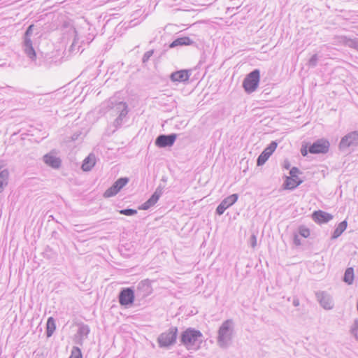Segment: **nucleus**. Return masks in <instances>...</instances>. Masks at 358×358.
<instances>
[{"label":"nucleus","instance_id":"obj_30","mask_svg":"<svg viewBox=\"0 0 358 358\" xmlns=\"http://www.w3.org/2000/svg\"><path fill=\"white\" fill-rule=\"evenodd\" d=\"M34 28V24H31L28 26V27L26 29L24 35H23V41H31V36L33 34V31Z\"/></svg>","mask_w":358,"mask_h":358},{"label":"nucleus","instance_id":"obj_20","mask_svg":"<svg viewBox=\"0 0 358 358\" xmlns=\"http://www.w3.org/2000/svg\"><path fill=\"white\" fill-rule=\"evenodd\" d=\"M303 180L299 178V176H285L284 182L282 184L283 189L288 190H294L299 187Z\"/></svg>","mask_w":358,"mask_h":358},{"label":"nucleus","instance_id":"obj_12","mask_svg":"<svg viewBox=\"0 0 358 358\" xmlns=\"http://www.w3.org/2000/svg\"><path fill=\"white\" fill-rule=\"evenodd\" d=\"M129 180L127 177H121L115 180L113 184L103 193L105 198H110L117 194L120 190L127 185Z\"/></svg>","mask_w":358,"mask_h":358},{"label":"nucleus","instance_id":"obj_5","mask_svg":"<svg viewBox=\"0 0 358 358\" xmlns=\"http://www.w3.org/2000/svg\"><path fill=\"white\" fill-rule=\"evenodd\" d=\"M260 82V70L255 69L248 73L242 83V87L245 93L250 94L255 92Z\"/></svg>","mask_w":358,"mask_h":358},{"label":"nucleus","instance_id":"obj_27","mask_svg":"<svg viewBox=\"0 0 358 358\" xmlns=\"http://www.w3.org/2000/svg\"><path fill=\"white\" fill-rule=\"evenodd\" d=\"M270 157L266 151L263 150L257 159V165L258 166L264 165Z\"/></svg>","mask_w":358,"mask_h":358},{"label":"nucleus","instance_id":"obj_28","mask_svg":"<svg viewBox=\"0 0 358 358\" xmlns=\"http://www.w3.org/2000/svg\"><path fill=\"white\" fill-rule=\"evenodd\" d=\"M42 255L43 256L44 258L47 259H52L55 257L56 256V254L55 252L53 251V250L48 245H47L43 252H42Z\"/></svg>","mask_w":358,"mask_h":358},{"label":"nucleus","instance_id":"obj_14","mask_svg":"<svg viewBox=\"0 0 358 358\" xmlns=\"http://www.w3.org/2000/svg\"><path fill=\"white\" fill-rule=\"evenodd\" d=\"M90 332V327L84 323L78 324V329L74 338L76 344L83 346L84 341L87 338Z\"/></svg>","mask_w":358,"mask_h":358},{"label":"nucleus","instance_id":"obj_8","mask_svg":"<svg viewBox=\"0 0 358 358\" xmlns=\"http://www.w3.org/2000/svg\"><path fill=\"white\" fill-rule=\"evenodd\" d=\"M151 282L149 279H145L140 281L136 287H134L135 295L137 299V306L143 304L145 302V298L152 293L153 289Z\"/></svg>","mask_w":358,"mask_h":358},{"label":"nucleus","instance_id":"obj_45","mask_svg":"<svg viewBox=\"0 0 358 358\" xmlns=\"http://www.w3.org/2000/svg\"><path fill=\"white\" fill-rule=\"evenodd\" d=\"M282 167L283 169H289L290 170V167H291V164H290V162L288 159H285L284 162H283V164H282Z\"/></svg>","mask_w":358,"mask_h":358},{"label":"nucleus","instance_id":"obj_39","mask_svg":"<svg viewBox=\"0 0 358 358\" xmlns=\"http://www.w3.org/2000/svg\"><path fill=\"white\" fill-rule=\"evenodd\" d=\"M153 54H154V50H150L144 53L143 58H142V63L143 65L146 64V63L149 61V59L153 55Z\"/></svg>","mask_w":358,"mask_h":358},{"label":"nucleus","instance_id":"obj_26","mask_svg":"<svg viewBox=\"0 0 358 358\" xmlns=\"http://www.w3.org/2000/svg\"><path fill=\"white\" fill-rule=\"evenodd\" d=\"M354 269L352 267L347 268L345 271L343 280L348 285H352L354 280Z\"/></svg>","mask_w":358,"mask_h":358},{"label":"nucleus","instance_id":"obj_34","mask_svg":"<svg viewBox=\"0 0 358 358\" xmlns=\"http://www.w3.org/2000/svg\"><path fill=\"white\" fill-rule=\"evenodd\" d=\"M120 214L126 216H134L137 214V210L133 208H124L119 210Z\"/></svg>","mask_w":358,"mask_h":358},{"label":"nucleus","instance_id":"obj_19","mask_svg":"<svg viewBox=\"0 0 358 358\" xmlns=\"http://www.w3.org/2000/svg\"><path fill=\"white\" fill-rule=\"evenodd\" d=\"M43 159L44 163L52 169H58L62 166L61 159L55 156L52 152L45 154Z\"/></svg>","mask_w":358,"mask_h":358},{"label":"nucleus","instance_id":"obj_40","mask_svg":"<svg viewBox=\"0 0 358 358\" xmlns=\"http://www.w3.org/2000/svg\"><path fill=\"white\" fill-rule=\"evenodd\" d=\"M299 174H302V172L298 167L293 166L289 170L290 176L295 177L298 176Z\"/></svg>","mask_w":358,"mask_h":358},{"label":"nucleus","instance_id":"obj_49","mask_svg":"<svg viewBox=\"0 0 358 358\" xmlns=\"http://www.w3.org/2000/svg\"><path fill=\"white\" fill-rule=\"evenodd\" d=\"M166 177H162V180H161V182H164V184H165L166 182Z\"/></svg>","mask_w":358,"mask_h":358},{"label":"nucleus","instance_id":"obj_15","mask_svg":"<svg viewBox=\"0 0 358 358\" xmlns=\"http://www.w3.org/2000/svg\"><path fill=\"white\" fill-rule=\"evenodd\" d=\"M194 45L197 46L196 42L187 36H179L176 37L171 43H169V48L173 49L177 47L182 46H189Z\"/></svg>","mask_w":358,"mask_h":358},{"label":"nucleus","instance_id":"obj_31","mask_svg":"<svg viewBox=\"0 0 358 358\" xmlns=\"http://www.w3.org/2000/svg\"><path fill=\"white\" fill-rule=\"evenodd\" d=\"M278 146V143L276 141H272L264 149V150L266 151V152L269 155V156H271L272 154L275 150L276 148Z\"/></svg>","mask_w":358,"mask_h":358},{"label":"nucleus","instance_id":"obj_9","mask_svg":"<svg viewBox=\"0 0 358 358\" xmlns=\"http://www.w3.org/2000/svg\"><path fill=\"white\" fill-rule=\"evenodd\" d=\"M110 107L113 110V112L118 115L113 122V126L115 127V129H117L122 125L123 120L124 118H126L128 114V105L126 102L124 101L115 102L114 103L112 101H110Z\"/></svg>","mask_w":358,"mask_h":358},{"label":"nucleus","instance_id":"obj_46","mask_svg":"<svg viewBox=\"0 0 358 358\" xmlns=\"http://www.w3.org/2000/svg\"><path fill=\"white\" fill-rule=\"evenodd\" d=\"M81 135V132L80 131H77V132H75L72 136H71V141H76V140L78 139V138L80 137V136Z\"/></svg>","mask_w":358,"mask_h":358},{"label":"nucleus","instance_id":"obj_21","mask_svg":"<svg viewBox=\"0 0 358 358\" xmlns=\"http://www.w3.org/2000/svg\"><path fill=\"white\" fill-rule=\"evenodd\" d=\"M96 164V156L94 153H90L85 158L83 162L81 169L83 171H90Z\"/></svg>","mask_w":358,"mask_h":358},{"label":"nucleus","instance_id":"obj_2","mask_svg":"<svg viewBox=\"0 0 358 358\" xmlns=\"http://www.w3.org/2000/svg\"><path fill=\"white\" fill-rule=\"evenodd\" d=\"M330 148L329 141L324 138H319L311 142L303 141L301 144L300 152L303 157H308V154L324 155L327 154Z\"/></svg>","mask_w":358,"mask_h":358},{"label":"nucleus","instance_id":"obj_17","mask_svg":"<svg viewBox=\"0 0 358 358\" xmlns=\"http://www.w3.org/2000/svg\"><path fill=\"white\" fill-rule=\"evenodd\" d=\"M334 216L322 210H315L312 213V219L317 224H326L333 219Z\"/></svg>","mask_w":358,"mask_h":358},{"label":"nucleus","instance_id":"obj_10","mask_svg":"<svg viewBox=\"0 0 358 358\" xmlns=\"http://www.w3.org/2000/svg\"><path fill=\"white\" fill-rule=\"evenodd\" d=\"M22 50L31 64L35 66H41L42 59L33 46L32 41H22Z\"/></svg>","mask_w":358,"mask_h":358},{"label":"nucleus","instance_id":"obj_48","mask_svg":"<svg viewBox=\"0 0 358 358\" xmlns=\"http://www.w3.org/2000/svg\"><path fill=\"white\" fill-rule=\"evenodd\" d=\"M293 306H295V307H297L299 306V299L297 298H294V300H293Z\"/></svg>","mask_w":358,"mask_h":358},{"label":"nucleus","instance_id":"obj_23","mask_svg":"<svg viewBox=\"0 0 358 358\" xmlns=\"http://www.w3.org/2000/svg\"><path fill=\"white\" fill-rule=\"evenodd\" d=\"M56 323L54 317H49L47 320L45 327V335L47 338L51 337L56 330Z\"/></svg>","mask_w":358,"mask_h":358},{"label":"nucleus","instance_id":"obj_38","mask_svg":"<svg viewBox=\"0 0 358 358\" xmlns=\"http://www.w3.org/2000/svg\"><path fill=\"white\" fill-rule=\"evenodd\" d=\"M155 203H154V202H152L150 199H148L145 202H144L143 203H142L139 207H138V209L139 210H148L149 208H150L151 207H152L153 206H155Z\"/></svg>","mask_w":358,"mask_h":358},{"label":"nucleus","instance_id":"obj_47","mask_svg":"<svg viewBox=\"0 0 358 358\" xmlns=\"http://www.w3.org/2000/svg\"><path fill=\"white\" fill-rule=\"evenodd\" d=\"M7 166V162L4 159H0V171L5 169Z\"/></svg>","mask_w":358,"mask_h":358},{"label":"nucleus","instance_id":"obj_13","mask_svg":"<svg viewBox=\"0 0 358 358\" xmlns=\"http://www.w3.org/2000/svg\"><path fill=\"white\" fill-rule=\"evenodd\" d=\"M238 199V194H232L224 198L217 206L215 209V214L217 215H222L227 208L233 206L237 201Z\"/></svg>","mask_w":358,"mask_h":358},{"label":"nucleus","instance_id":"obj_11","mask_svg":"<svg viewBox=\"0 0 358 358\" xmlns=\"http://www.w3.org/2000/svg\"><path fill=\"white\" fill-rule=\"evenodd\" d=\"M178 134L171 133L169 134H159L157 136L155 141V145L159 148H166L172 147L176 139Z\"/></svg>","mask_w":358,"mask_h":358},{"label":"nucleus","instance_id":"obj_35","mask_svg":"<svg viewBox=\"0 0 358 358\" xmlns=\"http://www.w3.org/2000/svg\"><path fill=\"white\" fill-rule=\"evenodd\" d=\"M318 59L319 58L317 54H314L309 59L307 64L308 65L309 67L314 68L317 65Z\"/></svg>","mask_w":358,"mask_h":358},{"label":"nucleus","instance_id":"obj_18","mask_svg":"<svg viewBox=\"0 0 358 358\" xmlns=\"http://www.w3.org/2000/svg\"><path fill=\"white\" fill-rule=\"evenodd\" d=\"M316 297L320 306L326 310L333 308L334 303L331 297L325 292H316Z\"/></svg>","mask_w":358,"mask_h":358},{"label":"nucleus","instance_id":"obj_16","mask_svg":"<svg viewBox=\"0 0 358 358\" xmlns=\"http://www.w3.org/2000/svg\"><path fill=\"white\" fill-rule=\"evenodd\" d=\"M191 70L181 69L171 73L170 80L172 82L182 83L189 80L191 76Z\"/></svg>","mask_w":358,"mask_h":358},{"label":"nucleus","instance_id":"obj_32","mask_svg":"<svg viewBox=\"0 0 358 358\" xmlns=\"http://www.w3.org/2000/svg\"><path fill=\"white\" fill-rule=\"evenodd\" d=\"M69 358H83L81 349L78 346H73Z\"/></svg>","mask_w":358,"mask_h":358},{"label":"nucleus","instance_id":"obj_37","mask_svg":"<svg viewBox=\"0 0 358 358\" xmlns=\"http://www.w3.org/2000/svg\"><path fill=\"white\" fill-rule=\"evenodd\" d=\"M155 203H154V202H152L150 199H148L145 202H144L143 203H142L139 207H138V209L139 210H148L149 208H150L151 207H152L153 206H155Z\"/></svg>","mask_w":358,"mask_h":358},{"label":"nucleus","instance_id":"obj_6","mask_svg":"<svg viewBox=\"0 0 358 358\" xmlns=\"http://www.w3.org/2000/svg\"><path fill=\"white\" fill-rule=\"evenodd\" d=\"M134 287H122L119 292L117 299L120 305L124 308H131L137 303Z\"/></svg>","mask_w":358,"mask_h":358},{"label":"nucleus","instance_id":"obj_1","mask_svg":"<svg viewBox=\"0 0 358 358\" xmlns=\"http://www.w3.org/2000/svg\"><path fill=\"white\" fill-rule=\"evenodd\" d=\"M203 338V334L199 330L189 327L181 332L179 340L180 344L187 350H197L201 347Z\"/></svg>","mask_w":358,"mask_h":358},{"label":"nucleus","instance_id":"obj_3","mask_svg":"<svg viewBox=\"0 0 358 358\" xmlns=\"http://www.w3.org/2000/svg\"><path fill=\"white\" fill-rule=\"evenodd\" d=\"M233 324V320L229 319L225 320L220 327L217 342L220 348H227L231 344L234 331Z\"/></svg>","mask_w":358,"mask_h":358},{"label":"nucleus","instance_id":"obj_42","mask_svg":"<svg viewBox=\"0 0 358 358\" xmlns=\"http://www.w3.org/2000/svg\"><path fill=\"white\" fill-rule=\"evenodd\" d=\"M249 243L250 246L252 248H255L257 246V236L255 234H252L249 239Z\"/></svg>","mask_w":358,"mask_h":358},{"label":"nucleus","instance_id":"obj_29","mask_svg":"<svg viewBox=\"0 0 358 358\" xmlns=\"http://www.w3.org/2000/svg\"><path fill=\"white\" fill-rule=\"evenodd\" d=\"M350 334L358 341V319H355L350 329Z\"/></svg>","mask_w":358,"mask_h":358},{"label":"nucleus","instance_id":"obj_4","mask_svg":"<svg viewBox=\"0 0 358 358\" xmlns=\"http://www.w3.org/2000/svg\"><path fill=\"white\" fill-rule=\"evenodd\" d=\"M178 329L177 327H171L168 330L159 335L157 342L160 348L170 349L177 341Z\"/></svg>","mask_w":358,"mask_h":358},{"label":"nucleus","instance_id":"obj_41","mask_svg":"<svg viewBox=\"0 0 358 358\" xmlns=\"http://www.w3.org/2000/svg\"><path fill=\"white\" fill-rule=\"evenodd\" d=\"M165 188V184L159 183L158 187L156 188L154 193L157 194L158 196H161L164 192V189Z\"/></svg>","mask_w":358,"mask_h":358},{"label":"nucleus","instance_id":"obj_33","mask_svg":"<svg viewBox=\"0 0 358 358\" xmlns=\"http://www.w3.org/2000/svg\"><path fill=\"white\" fill-rule=\"evenodd\" d=\"M298 232L303 238H308L310 236V229L304 225H301L298 228Z\"/></svg>","mask_w":358,"mask_h":358},{"label":"nucleus","instance_id":"obj_44","mask_svg":"<svg viewBox=\"0 0 358 358\" xmlns=\"http://www.w3.org/2000/svg\"><path fill=\"white\" fill-rule=\"evenodd\" d=\"M160 196H158L157 194L155 193H153L150 197L149 198V199H150L152 202H154V203H156L158 200L159 199Z\"/></svg>","mask_w":358,"mask_h":358},{"label":"nucleus","instance_id":"obj_36","mask_svg":"<svg viewBox=\"0 0 358 358\" xmlns=\"http://www.w3.org/2000/svg\"><path fill=\"white\" fill-rule=\"evenodd\" d=\"M155 203H154V202H152L150 199H148L145 202H144L143 203H142L139 207H138V209L139 210H148L149 208H150L151 207H152L153 206H155Z\"/></svg>","mask_w":358,"mask_h":358},{"label":"nucleus","instance_id":"obj_7","mask_svg":"<svg viewBox=\"0 0 358 358\" xmlns=\"http://www.w3.org/2000/svg\"><path fill=\"white\" fill-rule=\"evenodd\" d=\"M358 147V131H353L343 136L338 148L342 152H350Z\"/></svg>","mask_w":358,"mask_h":358},{"label":"nucleus","instance_id":"obj_25","mask_svg":"<svg viewBox=\"0 0 358 358\" xmlns=\"http://www.w3.org/2000/svg\"><path fill=\"white\" fill-rule=\"evenodd\" d=\"M341 41L345 46L354 48L358 51V38H350L347 36H343Z\"/></svg>","mask_w":358,"mask_h":358},{"label":"nucleus","instance_id":"obj_50","mask_svg":"<svg viewBox=\"0 0 358 358\" xmlns=\"http://www.w3.org/2000/svg\"><path fill=\"white\" fill-rule=\"evenodd\" d=\"M357 342H358V341H357Z\"/></svg>","mask_w":358,"mask_h":358},{"label":"nucleus","instance_id":"obj_22","mask_svg":"<svg viewBox=\"0 0 358 358\" xmlns=\"http://www.w3.org/2000/svg\"><path fill=\"white\" fill-rule=\"evenodd\" d=\"M348 227V222L346 220L341 222L336 227L334 231L332 232L331 236V240H335L342 235Z\"/></svg>","mask_w":358,"mask_h":358},{"label":"nucleus","instance_id":"obj_43","mask_svg":"<svg viewBox=\"0 0 358 358\" xmlns=\"http://www.w3.org/2000/svg\"><path fill=\"white\" fill-rule=\"evenodd\" d=\"M293 243L296 246H299L301 245V239L299 237V234L296 232L293 234Z\"/></svg>","mask_w":358,"mask_h":358},{"label":"nucleus","instance_id":"obj_24","mask_svg":"<svg viewBox=\"0 0 358 358\" xmlns=\"http://www.w3.org/2000/svg\"><path fill=\"white\" fill-rule=\"evenodd\" d=\"M9 178V171L7 169L0 171V193H1L5 187L7 186Z\"/></svg>","mask_w":358,"mask_h":358}]
</instances>
